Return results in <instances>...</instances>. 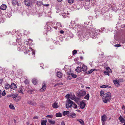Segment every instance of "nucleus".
<instances>
[{"mask_svg": "<svg viewBox=\"0 0 125 125\" xmlns=\"http://www.w3.org/2000/svg\"><path fill=\"white\" fill-rule=\"evenodd\" d=\"M73 102L70 99H67L66 102V108L68 109L70 108L73 104Z\"/></svg>", "mask_w": 125, "mask_h": 125, "instance_id": "nucleus-1", "label": "nucleus"}, {"mask_svg": "<svg viewBox=\"0 0 125 125\" xmlns=\"http://www.w3.org/2000/svg\"><path fill=\"white\" fill-rule=\"evenodd\" d=\"M107 117L105 115H104L101 116V120L102 124L103 125H104L105 123V122L107 119Z\"/></svg>", "mask_w": 125, "mask_h": 125, "instance_id": "nucleus-2", "label": "nucleus"}, {"mask_svg": "<svg viewBox=\"0 0 125 125\" xmlns=\"http://www.w3.org/2000/svg\"><path fill=\"white\" fill-rule=\"evenodd\" d=\"M86 92L85 91L81 90L79 91L78 94L79 97H81L84 96L86 94Z\"/></svg>", "mask_w": 125, "mask_h": 125, "instance_id": "nucleus-3", "label": "nucleus"}, {"mask_svg": "<svg viewBox=\"0 0 125 125\" xmlns=\"http://www.w3.org/2000/svg\"><path fill=\"white\" fill-rule=\"evenodd\" d=\"M32 3L31 0H25L24 1L25 4L28 7L30 6Z\"/></svg>", "mask_w": 125, "mask_h": 125, "instance_id": "nucleus-4", "label": "nucleus"}, {"mask_svg": "<svg viewBox=\"0 0 125 125\" xmlns=\"http://www.w3.org/2000/svg\"><path fill=\"white\" fill-rule=\"evenodd\" d=\"M111 98H108V97H103V101L105 103H106L107 102H109L111 100Z\"/></svg>", "mask_w": 125, "mask_h": 125, "instance_id": "nucleus-5", "label": "nucleus"}, {"mask_svg": "<svg viewBox=\"0 0 125 125\" xmlns=\"http://www.w3.org/2000/svg\"><path fill=\"white\" fill-rule=\"evenodd\" d=\"M76 114L73 113H71L67 115V116L70 118H75L76 116Z\"/></svg>", "mask_w": 125, "mask_h": 125, "instance_id": "nucleus-6", "label": "nucleus"}, {"mask_svg": "<svg viewBox=\"0 0 125 125\" xmlns=\"http://www.w3.org/2000/svg\"><path fill=\"white\" fill-rule=\"evenodd\" d=\"M85 106V103L83 102V101H82L81 102V103H80V107L81 108V109H83L84 108Z\"/></svg>", "mask_w": 125, "mask_h": 125, "instance_id": "nucleus-7", "label": "nucleus"}, {"mask_svg": "<svg viewBox=\"0 0 125 125\" xmlns=\"http://www.w3.org/2000/svg\"><path fill=\"white\" fill-rule=\"evenodd\" d=\"M28 103L30 105L34 106L37 104L34 101H30L28 102Z\"/></svg>", "mask_w": 125, "mask_h": 125, "instance_id": "nucleus-8", "label": "nucleus"}, {"mask_svg": "<svg viewBox=\"0 0 125 125\" xmlns=\"http://www.w3.org/2000/svg\"><path fill=\"white\" fill-rule=\"evenodd\" d=\"M17 88L16 84L14 83H12L10 85V88L13 90H15Z\"/></svg>", "mask_w": 125, "mask_h": 125, "instance_id": "nucleus-9", "label": "nucleus"}, {"mask_svg": "<svg viewBox=\"0 0 125 125\" xmlns=\"http://www.w3.org/2000/svg\"><path fill=\"white\" fill-rule=\"evenodd\" d=\"M111 94L109 92H107L104 95V97H108V98H111Z\"/></svg>", "mask_w": 125, "mask_h": 125, "instance_id": "nucleus-10", "label": "nucleus"}, {"mask_svg": "<svg viewBox=\"0 0 125 125\" xmlns=\"http://www.w3.org/2000/svg\"><path fill=\"white\" fill-rule=\"evenodd\" d=\"M18 1L15 0H13L12 1V4L13 6H15V5L17 4V5L18 6H19V4H18Z\"/></svg>", "mask_w": 125, "mask_h": 125, "instance_id": "nucleus-11", "label": "nucleus"}, {"mask_svg": "<svg viewBox=\"0 0 125 125\" xmlns=\"http://www.w3.org/2000/svg\"><path fill=\"white\" fill-rule=\"evenodd\" d=\"M87 69V67L83 64V67L82 68V70L84 72H85L86 71Z\"/></svg>", "mask_w": 125, "mask_h": 125, "instance_id": "nucleus-12", "label": "nucleus"}, {"mask_svg": "<svg viewBox=\"0 0 125 125\" xmlns=\"http://www.w3.org/2000/svg\"><path fill=\"white\" fill-rule=\"evenodd\" d=\"M0 8L2 10H6L7 8V6L6 5L2 4L0 6Z\"/></svg>", "mask_w": 125, "mask_h": 125, "instance_id": "nucleus-13", "label": "nucleus"}, {"mask_svg": "<svg viewBox=\"0 0 125 125\" xmlns=\"http://www.w3.org/2000/svg\"><path fill=\"white\" fill-rule=\"evenodd\" d=\"M113 82L115 84V85L117 86H118L120 85V84L117 81V80H114Z\"/></svg>", "mask_w": 125, "mask_h": 125, "instance_id": "nucleus-14", "label": "nucleus"}, {"mask_svg": "<svg viewBox=\"0 0 125 125\" xmlns=\"http://www.w3.org/2000/svg\"><path fill=\"white\" fill-rule=\"evenodd\" d=\"M82 68L79 67H76L75 71L78 73H79L81 71Z\"/></svg>", "mask_w": 125, "mask_h": 125, "instance_id": "nucleus-15", "label": "nucleus"}, {"mask_svg": "<svg viewBox=\"0 0 125 125\" xmlns=\"http://www.w3.org/2000/svg\"><path fill=\"white\" fill-rule=\"evenodd\" d=\"M47 122L46 120H42L41 123V125H46Z\"/></svg>", "mask_w": 125, "mask_h": 125, "instance_id": "nucleus-16", "label": "nucleus"}, {"mask_svg": "<svg viewBox=\"0 0 125 125\" xmlns=\"http://www.w3.org/2000/svg\"><path fill=\"white\" fill-rule=\"evenodd\" d=\"M62 74L60 72H59L57 73V77L59 78H61L62 77Z\"/></svg>", "mask_w": 125, "mask_h": 125, "instance_id": "nucleus-17", "label": "nucleus"}, {"mask_svg": "<svg viewBox=\"0 0 125 125\" xmlns=\"http://www.w3.org/2000/svg\"><path fill=\"white\" fill-rule=\"evenodd\" d=\"M46 88V85L44 84L42 88L40 89L41 91H43L45 90Z\"/></svg>", "mask_w": 125, "mask_h": 125, "instance_id": "nucleus-18", "label": "nucleus"}, {"mask_svg": "<svg viewBox=\"0 0 125 125\" xmlns=\"http://www.w3.org/2000/svg\"><path fill=\"white\" fill-rule=\"evenodd\" d=\"M5 87L7 89H8L10 88V85L9 84L7 83L5 84Z\"/></svg>", "mask_w": 125, "mask_h": 125, "instance_id": "nucleus-19", "label": "nucleus"}, {"mask_svg": "<svg viewBox=\"0 0 125 125\" xmlns=\"http://www.w3.org/2000/svg\"><path fill=\"white\" fill-rule=\"evenodd\" d=\"M79 98H76L74 99L75 102L77 104H79L80 102L79 101Z\"/></svg>", "mask_w": 125, "mask_h": 125, "instance_id": "nucleus-20", "label": "nucleus"}, {"mask_svg": "<svg viewBox=\"0 0 125 125\" xmlns=\"http://www.w3.org/2000/svg\"><path fill=\"white\" fill-rule=\"evenodd\" d=\"M119 119L121 122H123L125 121V120L122 117L121 115L119 117Z\"/></svg>", "mask_w": 125, "mask_h": 125, "instance_id": "nucleus-21", "label": "nucleus"}, {"mask_svg": "<svg viewBox=\"0 0 125 125\" xmlns=\"http://www.w3.org/2000/svg\"><path fill=\"white\" fill-rule=\"evenodd\" d=\"M52 107L54 108H57L58 107L57 104V103L55 102L52 105Z\"/></svg>", "mask_w": 125, "mask_h": 125, "instance_id": "nucleus-22", "label": "nucleus"}, {"mask_svg": "<svg viewBox=\"0 0 125 125\" xmlns=\"http://www.w3.org/2000/svg\"><path fill=\"white\" fill-rule=\"evenodd\" d=\"M32 81V83L34 85L36 84L37 83V80L35 79L34 78L33 79Z\"/></svg>", "mask_w": 125, "mask_h": 125, "instance_id": "nucleus-23", "label": "nucleus"}, {"mask_svg": "<svg viewBox=\"0 0 125 125\" xmlns=\"http://www.w3.org/2000/svg\"><path fill=\"white\" fill-rule=\"evenodd\" d=\"M77 121H79L80 123L82 125H84V123L83 121V120L81 119H79L77 120Z\"/></svg>", "mask_w": 125, "mask_h": 125, "instance_id": "nucleus-24", "label": "nucleus"}, {"mask_svg": "<svg viewBox=\"0 0 125 125\" xmlns=\"http://www.w3.org/2000/svg\"><path fill=\"white\" fill-rule=\"evenodd\" d=\"M62 116V115L60 113H57L56 114V117H61Z\"/></svg>", "mask_w": 125, "mask_h": 125, "instance_id": "nucleus-25", "label": "nucleus"}, {"mask_svg": "<svg viewBox=\"0 0 125 125\" xmlns=\"http://www.w3.org/2000/svg\"><path fill=\"white\" fill-rule=\"evenodd\" d=\"M75 96L74 94H73V95H71L70 96V98L72 100L75 99Z\"/></svg>", "mask_w": 125, "mask_h": 125, "instance_id": "nucleus-26", "label": "nucleus"}, {"mask_svg": "<svg viewBox=\"0 0 125 125\" xmlns=\"http://www.w3.org/2000/svg\"><path fill=\"white\" fill-rule=\"evenodd\" d=\"M48 121L50 123L52 124H54L55 123V121H52V120L49 119L48 120Z\"/></svg>", "mask_w": 125, "mask_h": 125, "instance_id": "nucleus-27", "label": "nucleus"}, {"mask_svg": "<svg viewBox=\"0 0 125 125\" xmlns=\"http://www.w3.org/2000/svg\"><path fill=\"white\" fill-rule=\"evenodd\" d=\"M89 97V95L88 94H87L84 97V98L88 100Z\"/></svg>", "mask_w": 125, "mask_h": 125, "instance_id": "nucleus-28", "label": "nucleus"}, {"mask_svg": "<svg viewBox=\"0 0 125 125\" xmlns=\"http://www.w3.org/2000/svg\"><path fill=\"white\" fill-rule=\"evenodd\" d=\"M9 107L11 109H15L14 106L12 104H10L9 105Z\"/></svg>", "mask_w": 125, "mask_h": 125, "instance_id": "nucleus-29", "label": "nucleus"}, {"mask_svg": "<svg viewBox=\"0 0 125 125\" xmlns=\"http://www.w3.org/2000/svg\"><path fill=\"white\" fill-rule=\"evenodd\" d=\"M12 97L15 98L18 95L17 94H11Z\"/></svg>", "mask_w": 125, "mask_h": 125, "instance_id": "nucleus-30", "label": "nucleus"}, {"mask_svg": "<svg viewBox=\"0 0 125 125\" xmlns=\"http://www.w3.org/2000/svg\"><path fill=\"white\" fill-rule=\"evenodd\" d=\"M95 69H93L91 70L90 71H89L87 73L88 74H89L92 73L93 71H94Z\"/></svg>", "mask_w": 125, "mask_h": 125, "instance_id": "nucleus-31", "label": "nucleus"}, {"mask_svg": "<svg viewBox=\"0 0 125 125\" xmlns=\"http://www.w3.org/2000/svg\"><path fill=\"white\" fill-rule=\"evenodd\" d=\"M63 85V83H58L56 84L54 86V87H55L57 85Z\"/></svg>", "mask_w": 125, "mask_h": 125, "instance_id": "nucleus-32", "label": "nucleus"}, {"mask_svg": "<svg viewBox=\"0 0 125 125\" xmlns=\"http://www.w3.org/2000/svg\"><path fill=\"white\" fill-rule=\"evenodd\" d=\"M42 3V2L40 1H37V4L39 6H41Z\"/></svg>", "mask_w": 125, "mask_h": 125, "instance_id": "nucleus-33", "label": "nucleus"}, {"mask_svg": "<svg viewBox=\"0 0 125 125\" xmlns=\"http://www.w3.org/2000/svg\"><path fill=\"white\" fill-rule=\"evenodd\" d=\"M73 105L74 107L73 108L74 109H76L77 108V105H76L75 103L73 102Z\"/></svg>", "mask_w": 125, "mask_h": 125, "instance_id": "nucleus-34", "label": "nucleus"}, {"mask_svg": "<svg viewBox=\"0 0 125 125\" xmlns=\"http://www.w3.org/2000/svg\"><path fill=\"white\" fill-rule=\"evenodd\" d=\"M6 94V93L5 92V91L4 90L1 93V95L3 96H4Z\"/></svg>", "mask_w": 125, "mask_h": 125, "instance_id": "nucleus-35", "label": "nucleus"}, {"mask_svg": "<svg viewBox=\"0 0 125 125\" xmlns=\"http://www.w3.org/2000/svg\"><path fill=\"white\" fill-rule=\"evenodd\" d=\"M71 75L72 76V77L73 78H75L76 77L77 75L76 74H71Z\"/></svg>", "mask_w": 125, "mask_h": 125, "instance_id": "nucleus-36", "label": "nucleus"}, {"mask_svg": "<svg viewBox=\"0 0 125 125\" xmlns=\"http://www.w3.org/2000/svg\"><path fill=\"white\" fill-rule=\"evenodd\" d=\"M32 55H33V57H34L35 56V51L33 50H32Z\"/></svg>", "mask_w": 125, "mask_h": 125, "instance_id": "nucleus-37", "label": "nucleus"}, {"mask_svg": "<svg viewBox=\"0 0 125 125\" xmlns=\"http://www.w3.org/2000/svg\"><path fill=\"white\" fill-rule=\"evenodd\" d=\"M68 2L69 3H72L73 2V0H68Z\"/></svg>", "mask_w": 125, "mask_h": 125, "instance_id": "nucleus-38", "label": "nucleus"}, {"mask_svg": "<svg viewBox=\"0 0 125 125\" xmlns=\"http://www.w3.org/2000/svg\"><path fill=\"white\" fill-rule=\"evenodd\" d=\"M70 94H67L65 96L66 98L68 99H69L70 98Z\"/></svg>", "mask_w": 125, "mask_h": 125, "instance_id": "nucleus-39", "label": "nucleus"}, {"mask_svg": "<svg viewBox=\"0 0 125 125\" xmlns=\"http://www.w3.org/2000/svg\"><path fill=\"white\" fill-rule=\"evenodd\" d=\"M104 93L103 91H101L100 93V95L101 96H103L104 94Z\"/></svg>", "mask_w": 125, "mask_h": 125, "instance_id": "nucleus-40", "label": "nucleus"}, {"mask_svg": "<svg viewBox=\"0 0 125 125\" xmlns=\"http://www.w3.org/2000/svg\"><path fill=\"white\" fill-rule=\"evenodd\" d=\"M104 74L106 75H109V73H108L107 72H106V71H104Z\"/></svg>", "mask_w": 125, "mask_h": 125, "instance_id": "nucleus-41", "label": "nucleus"}, {"mask_svg": "<svg viewBox=\"0 0 125 125\" xmlns=\"http://www.w3.org/2000/svg\"><path fill=\"white\" fill-rule=\"evenodd\" d=\"M29 81L27 79H26L25 81V83L26 84H28L29 83Z\"/></svg>", "mask_w": 125, "mask_h": 125, "instance_id": "nucleus-42", "label": "nucleus"}, {"mask_svg": "<svg viewBox=\"0 0 125 125\" xmlns=\"http://www.w3.org/2000/svg\"><path fill=\"white\" fill-rule=\"evenodd\" d=\"M46 117H48L49 118H51L53 116L52 115H47L46 116Z\"/></svg>", "mask_w": 125, "mask_h": 125, "instance_id": "nucleus-43", "label": "nucleus"}, {"mask_svg": "<svg viewBox=\"0 0 125 125\" xmlns=\"http://www.w3.org/2000/svg\"><path fill=\"white\" fill-rule=\"evenodd\" d=\"M77 51L76 50H74L73 51V54L74 55L77 53Z\"/></svg>", "mask_w": 125, "mask_h": 125, "instance_id": "nucleus-44", "label": "nucleus"}, {"mask_svg": "<svg viewBox=\"0 0 125 125\" xmlns=\"http://www.w3.org/2000/svg\"><path fill=\"white\" fill-rule=\"evenodd\" d=\"M56 24L57 25H58V26L60 25V27H62V26L61 25V23L60 22H57L56 23Z\"/></svg>", "mask_w": 125, "mask_h": 125, "instance_id": "nucleus-45", "label": "nucleus"}, {"mask_svg": "<svg viewBox=\"0 0 125 125\" xmlns=\"http://www.w3.org/2000/svg\"><path fill=\"white\" fill-rule=\"evenodd\" d=\"M72 78L71 76H68L67 77V79L68 80H70Z\"/></svg>", "mask_w": 125, "mask_h": 125, "instance_id": "nucleus-46", "label": "nucleus"}, {"mask_svg": "<svg viewBox=\"0 0 125 125\" xmlns=\"http://www.w3.org/2000/svg\"><path fill=\"white\" fill-rule=\"evenodd\" d=\"M100 88H106V85H102L101 86H100Z\"/></svg>", "mask_w": 125, "mask_h": 125, "instance_id": "nucleus-47", "label": "nucleus"}, {"mask_svg": "<svg viewBox=\"0 0 125 125\" xmlns=\"http://www.w3.org/2000/svg\"><path fill=\"white\" fill-rule=\"evenodd\" d=\"M115 46V47H120L121 46V45H120V44H115V45H114Z\"/></svg>", "mask_w": 125, "mask_h": 125, "instance_id": "nucleus-48", "label": "nucleus"}, {"mask_svg": "<svg viewBox=\"0 0 125 125\" xmlns=\"http://www.w3.org/2000/svg\"><path fill=\"white\" fill-rule=\"evenodd\" d=\"M67 115L65 111H64L63 113V115L64 116L65 115Z\"/></svg>", "mask_w": 125, "mask_h": 125, "instance_id": "nucleus-49", "label": "nucleus"}, {"mask_svg": "<svg viewBox=\"0 0 125 125\" xmlns=\"http://www.w3.org/2000/svg\"><path fill=\"white\" fill-rule=\"evenodd\" d=\"M106 70H108V72H110L109 70L110 71H111L110 69L108 68H106Z\"/></svg>", "mask_w": 125, "mask_h": 125, "instance_id": "nucleus-50", "label": "nucleus"}, {"mask_svg": "<svg viewBox=\"0 0 125 125\" xmlns=\"http://www.w3.org/2000/svg\"><path fill=\"white\" fill-rule=\"evenodd\" d=\"M42 4L43 5L46 7H48L49 5V4Z\"/></svg>", "mask_w": 125, "mask_h": 125, "instance_id": "nucleus-51", "label": "nucleus"}, {"mask_svg": "<svg viewBox=\"0 0 125 125\" xmlns=\"http://www.w3.org/2000/svg\"><path fill=\"white\" fill-rule=\"evenodd\" d=\"M61 125H65V124L63 121H62L61 122Z\"/></svg>", "mask_w": 125, "mask_h": 125, "instance_id": "nucleus-52", "label": "nucleus"}, {"mask_svg": "<svg viewBox=\"0 0 125 125\" xmlns=\"http://www.w3.org/2000/svg\"><path fill=\"white\" fill-rule=\"evenodd\" d=\"M67 115L69 114H70L69 113V111H65Z\"/></svg>", "mask_w": 125, "mask_h": 125, "instance_id": "nucleus-53", "label": "nucleus"}, {"mask_svg": "<svg viewBox=\"0 0 125 125\" xmlns=\"http://www.w3.org/2000/svg\"><path fill=\"white\" fill-rule=\"evenodd\" d=\"M2 71V68L0 67V73Z\"/></svg>", "mask_w": 125, "mask_h": 125, "instance_id": "nucleus-54", "label": "nucleus"}, {"mask_svg": "<svg viewBox=\"0 0 125 125\" xmlns=\"http://www.w3.org/2000/svg\"><path fill=\"white\" fill-rule=\"evenodd\" d=\"M60 32L61 34H63L64 33V31L62 30H61Z\"/></svg>", "mask_w": 125, "mask_h": 125, "instance_id": "nucleus-55", "label": "nucleus"}, {"mask_svg": "<svg viewBox=\"0 0 125 125\" xmlns=\"http://www.w3.org/2000/svg\"><path fill=\"white\" fill-rule=\"evenodd\" d=\"M106 87L111 88V86L108 85H106Z\"/></svg>", "mask_w": 125, "mask_h": 125, "instance_id": "nucleus-56", "label": "nucleus"}, {"mask_svg": "<svg viewBox=\"0 0 125 125\" xmlns=\"http://www.w3.org/2000/svg\"><path fill=\"white\" fill-rule=\"evenodd\" d=\"M22 90H21V89L20 90H19L18 92L20 93H22Z\"/></svg>", "mask_w": 125, "mask_h": 125, "instance_id": "nucleus-57", "label": "nucleus"}, {"mask_svg": "<svg viewBox=\"0 0 125 125\" xmlns=\"http://www.w3.org/2000/svg\"><path fill=\"white\" fill-rule=\"evenodd\" d=\"M7 96L8 97H12L11 94H10L9 95H8Z\"/></svg>", "mask_w": 125, "mask_h": 125, "instance_id": "nucleus-58", "label": "nucleus"}, {"mask_svg": "<svg viewBox=\"0 0 125 125\" xmlns=\"http://www.w3.org/2000/svg\"><path fill=\"white\" fill-rule=\"evenodd\" d=\"M34 118L37 119L38 118V117L37 116H35L34 117Z\"/></svg>", "mask_w": 125, "mask_h": 125, "instance_id": "nucleus-59", "label": "nucleus"}, {"mask_svg": "<svg viewBox=\"0 0 125 125\" xmlns=\"http://www.w3.org/2000/svg\"><path fill=\"white\" fill-rule=\"evenodd\" d=\"M2 81V79H0V83H1Z\"/></svg>", "mask_w": 125, "mask_h": 125, "instance_id": "nucleus-60", "label": "nucleus"}, {"mask_svg": "<svg viewBox=\"0 0 125 125\" xmlns=\"http://www.w3.org/2000/svg\"><path fill=\"white\" fill-rule=\"evenodd\" d=\"M76 110V111H77L78 112H80V110H78V109Z\"/></svg>", "mask_w": 125, "mask_h": 125, "instance_id": "nucleus-61", "label": "nucleus"}, {"mask_svg": "<svg viewBox=\"0 0 125 125\" xmlns=\"http://www.w3.org/2000/svg\"><path fill=\"white\" fill-rule=\"evenodd\" d=\"M27 125H29V124H30V123L29 122H28L27 123Z\"/></svg>", "mask_w": 125, "mask_h": 125, "instance_id": "nucleus-62", "label": "nucleus"}, {"mask_svg": "<svg viewBox=\"0 0 125 125\" xmlns=\"http://www.w3.org/2000/svg\"><path fill=\"white\" fill-rule=\"evenodd\" d=\"M122 108L123 109H124L125 108V107L124 106H123L122 107Z\"/></svg>", "mask_w": 125, "mask_h": 125, "instance_id": "nucleus-63", "label": "nucleus"}, {"mask_svg": "<svg viewBox=\"0 0 125 125\" xmlns=\"http://www.w3.org/2000/svg\"><path fill=\"white\" fill-rule=\"evenodd\" d=\"M59 2H61L62 0H57Z\"/></svg>", "mask_w": 125, "mask_h": 125, "instance_id": "nucleus-64", "label": "nucleus"}]
</instances>
